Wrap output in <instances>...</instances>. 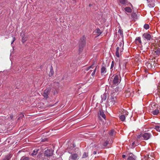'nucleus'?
I'll list each match as a JSON object with an SVG mask.
<instances>
[{
    "label": "nucleus",
    "mask_w": 160,
    "mask_h": 160,
    "mask_svg": "<svg viewBox=\"0 0 160 160\" xmlns=\"http://www.w3.org/2000/svg\"><path fill=\"white\" fill-rule=\"evenodd\" d=\"M151 136V134L148 132L141 133L137 136L138 139H142L145 140L148 139Z\"/></svg>",
    "instance_id": "f257e3e1"
},
{
    "label": "nucleus",
    "mask_w": 160,
    "mask_h": 160,
    "mask_svg": "<svg viewBox=\"0 0 160 160\" xmlns=\"http://www.w3.org/2000/svg\"><path fill=\"white\" fill-rule=\"evenodd\" d=\"M97 67L94 64H92L91 66L88 67L86 68L85 69L86 71H88L90 69L89 72H92L91 75L92 76H93L96 71Z\"/></svg>",
    "instance_id": "f03ea898"
},
{
    "label": "nucleus",
    "mask_w": 160,
    "mask_h": 160,
    "mask_svg": "<svg viewBox=\"0 0 160 160\" xmlns=\"http://www.w3.org/2000/svg\"><path fill=\"white\" fill-rule=\"evenodd\" d=\"M153 48H152L153 49L152 53L156 57L159 56L160 55V48H159L157 46H153Z\"/></svg>",
    "instance_id": "7ed1b4c3"
},
{
    "label": "nucleus",
    "mask_w": 160,
    "mask_h": 160,
    "mask_svg": "<svg viewBox=\"0 0 160 160\" xmlns=\"http://www.w3.org/2000/svg\"><path fill=\"white\" fill-rule=\"evenodd\" d=\"M53 151V150L51 149H48L44 152V154L47 157H50L52 155Z\"/></svg>",
    "instance_id": "20e7f679"
},
{
    "label": "nucleus",
    "mask_w": 160,
    "mask_h": 160,
    "mask_svg": "<svg viewBox=\"0 0 160 160\" xmlns=\"http://www.w3.org/2000/svg\"><path fill=\"white\" fill-rule=\"evenodd\" d=\"M51 91L50 88H47L44 91L42 95L44 98H48V95L49 94Z\"/></svg>",
    "instance_id": "39448f33"
},
{
    "label": "nucleus",
    "mask_w": 160,
    "mask_h": 160,
    "mask_svg": "<svg viewBox=\"0 0 160 160\" xmlns=\"http://www.w3.org/2000/svg\"><path fill=\"white\" fill-rule=\"evenodd\" d=\"M123 111L125 112V114L122 115L119 117V119L122 122H124L125 121V117L128 115V112L126 111H125L124 110H123Z\"/></svg>",
    "instance_id": "423d86ee"
},
{
    "label": "nucleus",
    "mask_w": 160,
    "mask_h": 160,
    "mask_svg": "<svg viewBox=\"0 0 160 160\" xmlns=\"http://www.w3.org/2000/svg\"><path fill=\"white\" fill-rule=\"evenodd\" d=\"M116 132L114 129L111 130V141H112V142L116 137Z\"/></svg>",
    "instance_id": "0eeeda50"
},
{
    "label": "nucleus",
    "mask_w": 160,
    "mask_h": 160,
    "mask_svg": "<svg viewBox=\"0 0 160 160\" xmlns=\"http://www.w3.org/2000/svg\"><path fill=\"white\" fill-rule=\"evenodd\" d=\"M114 76H113L112 78ZM113 83L114 84H118L119 82V76L118 75H116L113 78Z\"/></svg>",
    "instance_id": "6e6552de"
},
{
    "label": "nucleus",
    "mask_w": 160,
    "mask_h": 160,
    "mask_svg": "<svg viewBox=\"0 0 160 160\" xmlns=\"http://www.w3.org/2000/svg\"><path fill=\"white\" fill-rule=\"evenodd\" d=\"M143 37L144 38L147 39L148 40H149L151 38V35L147 33H144L143 35Z\"/></svg>",
    "instance_id": "1a4fd4ad"
},
{
    "label": "nucleus",
    "mask_w": 160,
    "mask_h": 160,
    "mask_svg": "<svg viewBox=\"0 0 160 160\" xmlns=\"http://www.w3.org/2000/svg\"><path fill=\"white\" fill-rule=\"evenodd\" d=\"M78 155L77 154H73L71 155L69 158V160H77Z\"/></svg>",
    "instance_id": "9d476101"
},
{
    "label": "nucleus",
    "mask_w": 160,
    "mask_h": 160,
    "mask_svg": "<svg viewBox=\"0 0 160 160\" xmlns=\"http://www.w3.org/2000/svg\"><path fill=\"white\" fill-rule=\"evenodd\" d=\"M122 50H121L120 51V48L118 46L116 49V55L117 57H119V53H121V52Z\"/></svg>",
    "instance_id": "9b49d317"
},
{
    "label": "nucleus",
    "mask_w": 160,
    "mask_h": 160,
    "mask_svg": "<svg viewBox=\"0 0 160 160\" xmlns=\"http://www.w3.org/2000/svg\"><path fill=\"white\" fill-rule=\"evenodd\" d=\"M135 156L132 154H130L128 158V160H135Z\"/></svg>",
    "instance_id": "f8f14e48"
},
{
    "label": "nucleus",
    "mask_w": 160,
    "mask_h": 160,
    "mask_svg": "<svg viewBox=\"0 0 160 160\" xmlns=\"http://www.w3.org/2000/svg\"><path fill=\"white\" fill-rule=\"evenodd\" d=\"M116 98L115 97H112V98H111V104L114 105L116 103Z\"/></svg>",
    "instance_id": "ddd939ff"
},
{
    "label": "nucleus",
    "mask_w": 160,
    "mask_h": 160,
    "mask_svg": "<svg viewBox=\"0 0 160 160\" xmlns=\"http://www.w3.org/2000/svg\"><path fill=\"white\" fill-rule=\"evenodd\" d=\"M39 150V149L38 148H35L34 150L33 151V152L31 154V155L32 156H34L36 155L38 153V151Z\"/></svg>",
    "instance_id": "4468645a"
},
{
    "label": "nucleus",
    "mask_w": 160,
    "mask_h": 160,
    "mask_svg": "<svg viewBox=\"0 0 160 160\" xmlns=\"http://www.w3.org/2000/svg\"><path fill=\"white\" fill-rule=\"evenodd\" d=\"M50 71L49 72V77H50L52 76L54 74V71L53 70L52 67V65L50 66Z\"/></svg>",
    "instance_id": "2eb2a0df"
},
{
    "label": "nucleus",
    "mask_w": 160,
    "mask_h": 160,
    "mask_svg": "<svg viewBox=\"0 0 160 160\" xmlns=\"http://www.w3.org/2000/svg\"><path fill=\"white\" fill-rule=\"evenodd\" d=\"M94 32L98 34V36H99L102 33V32L98 28L96 29L94 31Z\"/></svg>",
    "instance_id": "dca6fc26"
},
{
    "label": "nucleus",
    "mask_w": 160,
    "mask_h": 160,
    "mask_svg": "<svg viewBox=\"0 0 160 160\" xmlns=\"http://www.w3.org/2000/svg\"><path fill=\"white\" fill-rule=\"evenodd\" d=\"M12 154H9L8 155L6 156L3 160H9L12 157Z\"/></svg>",
    "instance_id": "f3484780"
},
{
    "label": "nucleus",
    "mask_w": 160,
    "mask_h": 160,
    "mask_svg": "<svg viewBox=\"0 0 160 160\" xmlns=\"http://www.w3.org/2000/svg\"><path fill=\"white\" fill-rule=\"evenodd\" d=\"M106 72V68L104 66H102L101 69V73L102 75H104Z\"/></svg>",
    "instance_id": "a211bd4d"
},
{
    "label": "nucleus",
    "mask_w": 160,
    "mask_h": 160,
    "mask_svg": "<svg viewBox=\"0 0 160 160\" xmlns=\"http://www.w3.org/2000/svg\"><path fill=\"white\" fill-rule=\"evenodd\" d=\"M159 111L158 109L152 111L151 112V113L154 115H157L159 113Z\"/></svg>",
    "instance_id": "6ab92c4d"
},
{
    "label": "nucleus",
    "mask_w": 160,
    "mask_h": 160,
    "mask_svg": "<svg viewBox=\"0 0 160 160\" xmlns=\"http://www.w3.org/2000/svg\"><path fill=\"white\" fill-rule=\"evenodd\" d=\"M119 46L120 48V51H121V50H123V42L122 41H121L119 42Z\"/></svg>",
    "instance_id": "aec40b11"
},
{
    "label": "nucleus",
    "mask_w": 160,
    "mask_h": 160,
    "mask_svg": "<svg viewBox=\"0 0 160 160\" xmlns=\"http://www.w3.org/2000/svg\"><path fill=\"white\" fill-rule=\"evenodd\" d=\"M100 114L99 115L101 116L103 118L105 119V115L102 110H100L99 111Z\"/></svg>",
    "instance_id": "412c9836"
},
{
    "label": "nucleus",
    "mask_w": 160,
    "mask_h": 160,
    "mask_svg": "<svg viewBox=\"0 0 160 160\" xmlns=\"http://www.w3.org/2000/svg\"><path fill=\"white\" fill-rule=\"evenodd\" d=\"M135 41L136 43L141 44L142 43V41L141 39V38L139 37H137L135 39Z\"/></svg>",
    "instance_id": "4be33fe9"
},
{
    "label": "nucleus",
    "mask_w": 160,
    "mask_h": 160,
    "mask_svg": "<svg viewBox=\"0 0 160 160\" xmlns=\"http://www.w3.org/2000/svg\"><path fill=\"white\" fill-rule=\"evenodd\" d=\"M124 10L126 12L129 13H130L132 11V9L130 7H126L125 8Z\"/></svg>",
    "instance_id": "5701e85b"
},
{
    "label": "nucleus",
    "mask_w": 160,
    "mask_h": 160,
    "mask_svg": "<svg viewBox=\"0 0 160 160\" xmlns=\"http://www.w3.org/2000/svg\"><path fill=\"white\" fill-rule=\"evenodd\" d=\"M27 40V38L25 37V35L23 34L22 39V41L23 43L25 42Z\"/></svg>",
    "instance_id": "b1692460"
},
{
    "label": "nucleus",
    "mask_w": 160,
    "mask_h": 160,
    "mask_svg": "<svg viewBox=\"0 0 160 160\" xmlns=\"http://www.w3.org/2000/svg\"><path fill=\"white\" fill-rule=\"evenodd\" d=\"M21 160H34V159H30L28 157H23L22 158Z\"/></svg>",
    "instance_id": "393cba45"
},
{
    "label": "nucleus",
    "mask_w": 160,
    "mask_h": 160,
    "mask_svg": "<svg viewBox=\"0 0 160 160\" xmlns=\"http://www.w3.org/2000/svg\"><path fill=\"white\" fill-rule=\"evenodd\" d=\"M154 128L157 131L160 132V125L155 126Z\"/></svg>",
    "instance_id": "a878e982"
},
{
    "label": "nucleus",
    "mask_w": 160,
    "mask_h": 160,
    "mask_svg": "<svg viewBox=\"0 0 160 160\" xmlns=\"http://www.w3.org/2000/svg\"><path fill=\"white\" fill-rule=\"evenodd\" d=\"M120 2L122 4H126V0H119Z\"/></svg>",
    "instance_id": "bb28decb"
},
{
    "label": "nucleus",
    "mask_w": 160,
    "mask_h": 160,
    "mask_svg": "<svg viewBox=\"0 0 160 160\" xmlns=\"http://www.w3.org/2000/svg\"><path fill=\"white\" fill-rule=\"evenodd\" d=\"M144 28L146 29H148L149 28V26L148 24H145L144 26Z\"/></svg>",
    "instance_id": "cd10ccee"
},
{
    "label": "nucleus",
    "mask_w": 160,
    "mask_h": 160,
    "mask_svg": "<svg viewBox=\"0 0 160 160\" xmlns=\"http://www.w3.org/2000/svg\"><path fill=\"white\" fill-rule=\"evenodd\" d=\"M88 153L86 152H85L84 153L83 155H82V158H86L88 156Z\"/></svg>",
    "instance_id": "c85d7f7f"
},
{
    "label": "nucleus",
    "mask_w": 160,
    "mask_h": 160,
    "mask_svg": "<svg viewBox=\"0 0 160 160\" xmlns=\"http://www.w3.org/2000/svg\"><path fill=\"white\" fill-rule=\"evenodd\" d=\"M148 6L150 8H153L154 6V4L153 3H151L148 4Z\"/></svg>",
    "instance_id": "c756f323"
},
{
    "label": "nucleus",
    "mask_w": 160,
    "mask_h": 160,
    "mask_svg": "<svg viewBox=\"0 0 160 160\" xmlns=\"http://www.w3.org/2000/svg\"><path fill=\"white\" fill-rule=\"evenodd\" d=\"M85 42V37H83L82 38V44H84Z\"/></svg>",
    "instance_id": "7c9ffc66"
},
{
    "label": "nucleus",
    "mask_w": 160,
    "mask_h": 160,
    "mask_svg": "<svg viewBox=\"0 0 160 160\" xmlns=\"http://www.w3.org/2000/svg\"><path fill=\"white\" fill-rule=\"evenodd\" d=\"M118 33L120 34L121 35H123V32L121 29H119L118 31Z\"/></svg>",
    "instance_id": "2f4dec72"
},
{
    "label": "nucleus",
    "mask_w": 160,
    "mask_h": 160,
    "mask_svg": "<svg viewBox=\"0 0 160 160\" xmlns=\"http://www.w3.org/2000/svg\"><path fill=\"white\" fill-rule=\"evenodd\" d=\"M102 100H105L106 99V95L105 94H103V98H102Z\"/></svg>",
    "instance_id": "473e14b6"
},
{
    "label": "nucleus",
    "mask_w": 160,
    "mask_h": 160,
    "mask_svg": "<svg viewBox=\"0 0 160 160\" xmlns=\"http://www.w3.org/2000/svg\"><path fill=\"white\" fill-rule=\"evenodd\" d=\"M156 46H157V47L158 46L160 47V40H159L158 41Z\"/></svg>",
    "instance_id": "72a5a7b5"
},
{
    "label": "nucleus",
    "mask_w": 160,
    "mask_h": 160,
    "mask_svg": "<svg viewBox=\"0 0 160 160\" xmlns=\"http://www.w3.org/2000/svg\"><path fill=\"white\" fill-rule=\"evenodd\" d=\"M108 143V141H106L104 143L103 145L104 146H106L107 144Z\"/></svg>",
    "instance_id": "f704fd0d"
},
{
    "label": "nucleus",
    "mask_w": 160,
    "mask_h": 160,
    "mask_svg": "<svg viewBox=\"0 0 160 160\" xmlns=\"http://www.w3.org/2000/svg\"><path fill=\"white\" fill-rule=\"evenodd\" d=\"M114 66V62L112 61V62L111 65V69L112 68H113Z\"/></svg>",
    "instance_id": "c9c22d12"
},
{
    "label": "nucleus",
    "mask_w": 160,
    "mask_h": 160,
    "mask_svg": "<svg viewBox=\"0 0 160 160\" xmlns=\"http://www.w3.org/2000/svg\"><path fill=\"white\" fill-rule=\"evenodd\" d=\"M147 67L148 68H152V66H151V64L149 63H148Z\"/></svg>",
    "instance_id": "e433bc0d"
},
{
    "label": "nucleus",
    "mask_w": 160,
    "mask_h": 160,
    "mask_svg": "<svg viewBox=\"0 0 160 160\" xmlns=\"http://www.w3.org/2000/svg\"><path fill=\"white\" fill-rule=\"evenodd\" d=\"M16 40V38L15 37L13 38V40L11 42V44H12Z\"/></svg>",
    "instance_id": "4c0bfd02"
},
{
    "label": "nucleus",
    "mask_w": 160,
    "mask_h": 160,
    "mask_svg": "<svg viewBox=\"0 0 160 160\" xmlns=\"http://www.w3.org/2000/svg\"><path fill=\"white\" fill-rule=\"evenodd\" d=\"M134 144H135V142H133L132 143V147H134Z\"/></svg>",
    "instance_id": "58836bf2"
},
{
    "label": "nucleus",
    "mask_w": 160,
    "mask_h": 160,
    "mask_svg": "<svg viewBox=\"0 0 160 160\" xmlns=\"http://www.w3.org/2000/svg\"><path fill=\"white\" fill-rule=\"evenodd\" d=\"M10 118L11 119H12L13 118V115H11L10 116Z\"/></svg>",
    "instance_id": "ea45409f"
},
{
    "label": "nucleus",
    "mask_w": 160,
    "mask_h": 160,
    "mask_svg": "<svg viewBox=\"0 0 160 160\" xmlns=\"http://www.w3.org/2000/svg\"><path fill=\"white\" fill-rule=\"evenodd\" d=\"M122 157L123 158H125L126 157V155H122Z\"/></svg>",
    "instance_id": "a19ab883"
},
{
    "label": "nucleus",
    "mask_w": 160,
    "mask_h": 160,
    "mask_svg": "<svg viewBox=\"0 0 160 160\" xmlns=\"http://www.w3.org/2000/svg\"><path fill=\"white\" fill-rule=\"evenodd\" d=\"M93 153L94 154H96L97 153V151H94Z\"/></svg>",
    "instance_id": "79ce46f5"
},
{
    "label": "nucleus",
    "mask_w": 160,
    "mask_h": 160,
    "mask_svg": "<svg viewBox=\"0 0 160 160\" xmlns=\"http://www.w3.org/2000/svg\"><path fill=\"white\" fill-rule=\"evenodd\" d=\"M148 3L149 2L148 0H147Z\"/></svg>",
    "instance_id": "37998d69"
},
{
    "label": "nucleus",
    "mask_w": 160,
    "mask_h": 160,
    "mask_svg": "<svg viewBox=\"0 0 160 160\" xmlns=\"http://www.w3.org/2000/svg\"><path fill=\"white\" fill-rule=\"evenodd\" d=\"M146 157H145V160L146 159Z\"/></svg>",
    "instance_id": "c03bdc74"
},
{
    "label": "nucleus",
    "mask_w": 160,
    "mask_h": 160,
    "mask_svg": "<svg viewBox=\"0 0 160 160\" xmlns=\"http://www.w3.org/2000/svg\"><path fill=\"white\" fill-rule=\"evenodd\" d=\"M155 66H156V64H155Z\"/></svg>",
    "instance_id": "a18cd8bd"
},
{
    "label": "nucleus",
    "mask_w": 160,
    "mask_h": 160,
    "mask_svg": "<svg viewBox=\"0 0 160 160\" xmlns=\"http://www.w3.org/2000/svg\"><path fill=\"white\" fill-rule=\"evenodd\" d=\"M90 5H90V4H89V6H90Z\"/></svg>",
    "instance_id": "49530a36"
}]
</instances>
